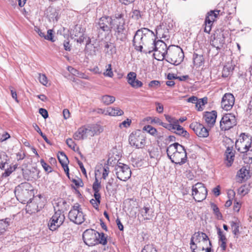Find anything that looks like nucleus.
Listing matches in <instances>:
<instances>
[{"label": "nucleus", "mask_w": 252, "mask_h": 252, "mask_svg": "<svg viewBox=\"0 0 252 252\" xmlns=\"http://www.w3.org/2000/svg\"><path fill=\"white\" fill-rule=\"evenodd\" d=\"M131 123V120L127 119L126 120L123 121L122 123L119 124L120 128L122 127H128Z\"/></svg>", "instance_id": "57"}, {"label": "nucleus", "mask_w": 252, "mask_h": 252, "mask_svg": "<svg viewBox=\"0 0 252 252\" xmlns=\"http://www.w3.org/2000/svg\"><path fill=\"white\" fill-rule=\"evenodd\" d=\"M156 41H155V36L154 37H149L147 41H145L144 49L142 51L145 54H150L153 51H156Z\"/></svg>", "instance_id": "22"}, {"label": "nucleus", "mask_w": 252, "mask_h": 252, "mask_svg": "<svg viewBox=\"0 0 252 252\" xmlns=\"http://www.w3.org/2000/svg\"><path fill=\"white\" fill-rule=\"evenodd\" d=\"M174 127L175 129H173V130L174 131V132L176 134L186 138L189 137V133L185 130L183 127L179 125V122L174 124Z\"/></svg>", "instance_id": "27"}, {"label": "nucleus", "mask_w": 252, "mask_h": 252, "mask_svg": "<svg viewBox=\"0 0 252 252\" xmlns=\"http://www.w3.org/2000/svg\"><path fill=\"white\" fill-rule=\"evenodd\" d=\"M125 21L122 13H116L112 16V26L115 31V35L118 39L124 41L126 39L125 32Z\"/></svg>", "instance_id": "3"}, {"label": "nucleus", "mask_w": 252, "mask_h": 252, "mask_svg": "<svg viewBox=\"0 0 252 252\" xmlns=\"http://www.w3.org/2000/svg\"><path fill=\"white\" fill-rule=\"evenodd\" d=\"M136 79V74L133 72H129L127 75L128 83L130 85Z\"/></svg>", "instance_id": "49"}, {"label": "nucleus", "mask_w": 252, "mask_h": 252, "mask_svg": "<svg viewBox=\"0 0 252 252\" xmlns=\"http://www.w3.org/2000/svg\"><path fill=\"white\" fill-rule=\"evenodd\" d=\"M46 16L50 22L57 21L59 19V12L58 10L52 6H49L46 10Z\"/></svg>", "instance_id": "24"}, {"label": "nucleus", "mask_w": 252, "mask_h": 252, "mask_svg": "<svg viewBox=\"0 0 252 252\" xmlns=\"http://www.w3.org/2000/svg\"><path fill=\"white\" fill-rule=\"evenodd\" d=\"M225 158L227 161L226 165L229 167L231 166L234 159L235 151L233 150L225 151Z\"/></svg>", "instance_id": "29"}, {"label": "nucleus", "mask_w": 252, "mask_h": 252, "mask_svg": "<svg viewBox=\"0 0 252 252\" xmlns=\"http://www.w3.org/2000/svg\"><path fill=\"white\" fill-rule=\"evenodd\" d=\"M219 10L211 11L208 12L207 16L206 17L205 23H207L209 24H213L219 15Z\"/></svg>", "instance_id": "26"}, {"label": "nucleus", "mask_w": 252, "mask_h": 252, "mask_svg": "<svg viewBox=\"0 0 252 252\" xmlns=\"http://www.w3.org/2000/svg\"><path fill=\"white\" fill-rule=\"evenodd\" d=\"M94 199H92L90 203L95 209H97L100 203L101 196L100 194L94 193Z\"/></svg>", "instance_id": "34"}, {"label": "nucleus", "mask_w": 252, "mask_h": 252, "mask_svg": "<svg viewBox=\"0 0 252 252\" xmlns=\"http://www.w3.org/2000/svg\"><path fill=\"white\" fill-rule=\"evenodd\" d=\"M106 69L105 72H104V75L109 77H112L113 76V73L112 71L111 64H108L106 66Z\"/></svg>", "instance_id": "50"}, {"label": "nucleus", "mask_w": 252, "mask_h": 252, "mask_svg": "<svg viewBox=\"0 0 252 252\" xmlns=\"http://www.w3.org/2000/svg\"><path fill=\"white\" fill-rule=\"evenodd\" d=\"M190 249L192 250V252H206L205 247L204 246H201L200 245L195 246V247L190 246Z\"/></svg>", "instance_id": "48"}, {"label": "nucleus", "mask_w": 252, "mask_h": 252, "mask_svg": "<svg viewBox=\"0 0 252 252\" xmlns=\"http://www.w3.org/2000/svg\"><path fill=\"white\" fill-rule=\"evenodd\" d=\"M211 207L212 209L213 210V212L215 214V215H216V217L218 219H220V220L221 219L222 217V215H221V213L220 212V210H219V208L218 207V206H217V205H216L214 203H211Z\"/></svg>", "instance_id": "41"}, {"label": "nucleus", "mask_w": 252, "mask_h": 252, "mask_svg": "<svg viewBox=\"0 0 252 252\" xmlns=\"http://www.w3.org/2000/svg\"><path fill=\"white\" fill-rule=\"evenodd\" d=\"M66 143L68 145V146L73 150H75V144L71 138H68L66 140Z\"/></svg>", "instance_id": "58"}, {"label": "nucleus", "mask_w": 252, "mask_h": 252, "mask_svg": "<svg viewBox=\"0 0 252 252\" xmlns=\"http://www.w3.org/2000/svg\"><path fill=\"white\" fill-rule=\"evenodd\" d=\"M154 32L147 28H142L137 30L133 39V45L135 49L142 52L143 45H145V41L149 37H154Z\"/></svg>", "instance_id": "2"}, {"label": "nucleus", "mask_w": 252, "mask_h": 252, "mask_svg": "<svg viewBox=\"0 0 252 252\" xmlns=\"http://www.w3.org/2000/svg\"><path fill=\"white\" fill-rule=\"evenodd\" d=\"M40 163L42 166V167H43V168L44 169V170L46 171H47V172H50L51 170V167L48 165L44 161L43 159H41L40 160Z\"/></svg>", "instance_id": "62"}, {"label": "nucleus", "mask_w": 252, "mask_h": 252, "mask_svg": "<svg viewBox=\"0 0 252 252\" xmlns=\"http://www.w3.org/2000/svg\"><path fill=\"white\" fill-rule=\"evenodd\" d=\"M217 117V112L216 111L211 112H206L203 115V119L208 125V126L213 127L216 121Z\"/></svg>", "instance_id": "21"}, {"label": "nucleus", "mask_w": 252, "mask_h": 252, "mask_svg": "<svg viewBox=\"0 0 252 252\" xmlns=\"http://www.w3.org/2000/svg\"><path fill=\"white\" fill-rule=\"evenodd\" d=\"M123 114V111L118 107H108L106 110V115L116 116H121Z\"/></svg>", "instance_id": "28"}, {"label": "nucleus", "mask_w": 252, "mask_h": 252, "mask_svg": "<svg viewBox=\"0 0 252 252\" xmlns=\"http://www.w3.org/2000/svg\"><path fill=\"white\" fill-rule=\"evenodd\" d=\"M99 233L93 229L86 230L83 234V239L84 243L89 246H94L98 244L97 236Z\"/></svg>", "instance_id": "12"}, {"label": "nucleus", "mask_w": 252, "mask_h": 252, "mask_svg": "<svg viewBox=\"0 0 252 252\" xmlns=\"http://www.w3.org/2000/svg\"><path fill=\"white\" fill-rule=\"evenodd\" d=\"M8 157L6 154L2 151H0V168L3 169L5 165L7 163Z\"/></svg>", "instance_id": "33"}, {"label": "nucleus", "mask_w": 252, "mask_h": 252, "mask_svg": "<svg viewBox=\"0 0 252 252\" xmlns=\"http://www.w3.org/2000/svg\"><path fill=\"white\" fill-rule=\"evenodd\" d=\"M237 177L240 181L248 179L250 177L249 171L245 167H242L238 171Z\"/></svg>", "instance_id": "30"}, {"label": "nucleus", "mask_w": 252, "mask_h": 252, "mask_svg": "<svg viewBox=\"0 0 252 252\" xmlns=\"http://www.w3.org/2000/svg\"><path fill=\"white\" fill-rule=\"evenodd\" d=\"M231 228L232 229V232L235 235H238L239 232V226L240 224L238 222L232 221L230 222Z\"/></svg>", "instance_id": "40"}, {"label": "nucleus", "mask_w": 252, "mask_h": 252, "mask_svg": "<svg viewBox=\"0 0 252 252\" xmlns=\"http://www.w3.org/2000/svg\"><path fill=\"white\" fill-rule=\"evenodd\" d=\"M38 80L41 84L44 86H47L48 83V80L45 74H38Z\"/></svg>", "instance_id": "45"}, {"label": "nucleus", "mask_w": 252, "mask_h": 252, "mask_svg": "<svg viewBox=\"0 0 252 252\" xmlns=\"http://www.w3.org/2000/svg\"><path fill=\"white\" fill-rule=\"evenodd\" d=\"M100 188V183L98 182V180L96 178L95 180L93 185V189L94 191V193L97 194H100L99 191Z\"/></svg>", "instance_id": "43"}, {"label": "nucleus", "mask_w": 252, "mask_h": 252, "mask_svg": "<svg viewBox=\"0 0 252 252\" xmlns=\"http://www.w3.org/2000/svg\"><path fill=\"white\" fill-rule=\"evenodd\" d=\"M201 243H205L206 244L209 243L210 246H211V241L209 240L207 235L203 232H196L191 237L190 240V246L195 247V246H198L200 245Z\"/></svg>", "instance_id": "14"}, {"label": "nucleus", "mask_w": 252, "mask_h": 252, "mask_svg": "<svg viewBox=\"0 0 252 252\" xmlns=\"http://www.w3.org/2000/svg\"><path fill=\"white\" fill-rule=\"evenodd\" d=\"M90 131L88 125L81 126L74 133L73 138L76 140H80L90 137Z\"/></svg>", "instance_id": "19"}, {"label": "nucleus", "mask_w": 252, "mask_h": 252, "mask_svg": "<svg viewBox=\"0 0 252 252\" xmlns=\"http://www.w3.org/2000/svg\"><path fill=\"white\" fill-rule=\"evenodd\" d=\"M68 218L71 221L78 224H80L85 221V215L79 204H75L72 206L68 213Z\"/></svg>", "instance_id": "8"}, {"label": "nucleus", "mask_w": 252, "mask_h": 252, "mask_svg": "<svg viewBox=\"0 0 252 252\" xmlns=\"http://www.w3.org/2000/svg\"><path fill=\"white\" fill-rule=\"evenodd\" d=\"M218 234L219 235V242L227 241L225 235L223 233V232L220 228L218 229Z\"/></svg>", "instance_id": "56"}, {"label": "nucleus", "mask_w": 252, "mask_h": 252, "mask_svg": "<svg viewBox=\"0 0 252 252\" xmlns=\"http://www.w3.org/2000/svg\"><path fill=\"white\" fill-rule=\"evenodd\" d=\"M130 85L134 88H138L142 86L143 83L141 81L136 79L134 82L131 83Z\"/></svg>", "instance_id": "55"}, {"label": "nucleus", "mask_w": 252, "mask_h": 252, "mask_svg": "<svg viewBox=\"0 0 252 252\" xmlns=\"http://www.w3.org/2000/svg\"><path fill=\"white\" fill-rule=\"evenodd\" d=\"M193 60L194 64L196 66H201L204 61V58L203 56L198 55L197 54H194L193 55Z\"/></svg>", "instance_id": "32"}, {"label": "nucleus", "mask_w": 252, "mask_h": 252, "mask_svg": "<svg viewBox=\"0 0 252 252\" xmlns=\"http://www.w3.org/2000/svg\"><path fill=\"white\" fill-rule=\"evenodd\" d=\"M143 130L148 132L153 136L158 137V131L157 129L150 125H147L143 127Z\"/></svg>", "instance_id": "39"}, {"label": "nucleus", "mask_w": 252, "mask_h": 252, "mask_svg": "<svg viewBox=\"0 0 252 252\" xmlns=\"http://www.w3.org/2000/svg\"><path fill=\"white\" fill-rule=\"evenodd\" d=\"M64 219V214H60V212L55 213L48 223L49 229L52 231L56 230L63 223Z\"/></svg>", "instance_id": "13"}, {"label": "nucleus", "mask_w": 252, "mask_h": 252, "mask_svg": "<svg viewBox=\"0 0 252 252\" xmlns=\"http://www.w3.org/2000/svg\"><path fill=\"white\" fill-rule=\"evenodd\" d=\"M112 26V16H103L100 18L97 24V29L103 32H108L113 29Z\"/></svg>", "instance_id": "16"}, {"label": "nucleus", "mask_w": 252, "mask_h": 252, "mask_svg": "<svg viewBox=\"0 0 252 252\" xmlns=\"http://www.w3.org/2000/svg\"><path fill=\"white\" fill-rule=\"evenodd\" d=\"M39 113L44 119H46L48 117L47 111L44 108H40L39 110Z\"/></svg>", "instance_id": "63"}, {"label": "nucleus", "mask_w": 252, "mask_h": 252, "mask_svg": "<svg viewBox=\"0 0 252 252\" xmlns=\"http://www.w3.org/2000/svg\"><path fill=\"white\" fill-rule=\"evenodd\" d=\"M98 240V244H100L103 245H106L107 243V238L103 233H99V236H97Z\"/></svg>", "instance_id": "42"}, {"label": "nucleus", "mask_w": 252, "mask_h": 252, "mask_svg": "<svg viewBox=\"0 0 252 252\" xmlns=\"http://www.w3.org/2000/svg\"><path fill=\"white\" fill-rule=\"evenodd\" d=\"M33 126L34 128V129L42 136L46 142L50 144V141L48 140L46 136L42 133L38 125L36 124H34L33 125Z\"/></svg>", "instance_id": "44"}, {"label": "nucleus", "mask_w": 252, "mask_h": 252, "mask_svg": "<svg viewBox=\"0 0 252 252\" xmlns=\"http://www.w3.org/2000/svg\"><path fill=\"white\" fill-rule=\"evenodd\" d=\"M235 98L234 95L230 93H226L224 94L221 102V108L226 111L232 109L234 104Z\"/></svg>", "instance_id": "17"}, {"label": "nucleus", "mask_w": 252, "mask_h": 252, "mask_svg": "<svg viewBox=\"0 0 252 252\" xmlns=\"http://www.w3.org/2000/svg\"><path fill=\"white\" fill-rule=\"evenodd\" d=\"M159 125L162 126L163 127L170 130H173V129H175L174 124H167L163 122H160Z\"/></svg>", "instance_id": "53"}, {"label": "nucleus", "mask_w": 252, "mask_h": 252, "mask_svg": "<svg viewBox=\"0 0 252 252\" xmlns=\"http://www.w3.org/2000/svg\"><path fill=\"white\" fill-rule=\"evenodd\" d=\"M90 137H93L94 135H97L101 133L103 131V126L98 124H92L88 125Z\"/></svg>", "instance_id": "25"}, {"label": "nucleus", "mask_w": 252, "mask_h": 252, "mask_svg": "<svg viewBox=\"0 0 252 252\" xmlns=\"http://www.w3.org/2000/svg\"><path fill=\"white\" fill-rule=\"evenodd\" d=\"M233 68L232 67L231 65H225L222 69V76L224 77H227L230 73V70H232Z\"/></svg>", "instance_id": "46"}, {"label": "nucleus", "mask_w": 252, "mask_h": 252, "mask_svg": "<svg viewBox=\"0 0 252 252\" xmlns=\"http://www.w3.org/2000/svg\"><path fill=\"white\" fill-rule=\"evenodd\" d=\"M237 119L234 114L228 113L224 115L220 123L221 130L226 131L233 128L237 125Z\"/></svg>", "instance_id": "9"}, {"label": "nucleus", "mask_w": 252, "mask_h": 252, "mask_svg": "<svg viewBox=\"0 0 252 252\" xmlns=\"http://www.w3.org/2000/svg\"><path fill=\"white\" fill-rule=\"evenodd\" d=\"M58 158L62 166L68 165L69 160L67 156L63 152H61L58 153Z\"/></svg>", "instance_id": "31"}, {"label": "nucleus", "mask_w": 252, "mask_h": 252, "mask_svg": "<svg viewBox=\"0 0 252 252\" xmlns=\"http://www.w3.org/2000/svg\"><path fill=\"white\" fill-rule=\"evenodd\" d=\"M117 177L120 180L126 181L131 176V172L126 164L119 163L115 167Z\"/></svg>", "instance_id": "11"}, {"label": "nucleus", "mask_w": 252, "mask_h": 252, "mask_svg": "<svg viewBox=\"0 0 252 252\" xmlns=\"http://www.w3.org/2000/svg\"><path fill=\"white\" fill-rule=\"evenodd\" d=\"M16 168L17 166L16 165L10 166L9 168H7L5 170V172L2 174V176L4 177H8L12 172H13L16 169Z\"/></svg>", "instance_id": "47"}, {"label": "nucleus", "mask_w": 252, "mask_h": 252, "mask_svg": "<svg viewBox=\"0 0 252 252\" xmlns=\"http://www.w3.org/2000/svg\"><path fill=\"white\" fill-rule=\"evenodd\" d=\"M139 212L142 217V221L151 220L154 216L153 211L150 207L144 206L140 209Z\"/></svg>", "instance_id": "23"}, {"label": "nucleus", "mask_w": 252, "mask_h": 252, "mask_svg": "<svg viewBox=\"0 0 252 252\" xmlns=\"http://www.w3.org/2000/svg\"><path fill=\"white\" fill-rule=\"evenodd\" d=\"M8 219H6L5 220H0V235L2 234L6 230L9 226Z\"/></svg>", "instance_id": "37"}, {"label": "nucleus", "mask_w": 252, "mask_h": 252, "mask_svg": "<svg viewBox=\"0 0 252 252\" xmlns=\"http://www.w3.org/2000/svg\"><path fill=\"white\" fill-rule=\"evenodd\" d=\"M156 52L154 55H157L159 56V58L163 59L166 56H167L168 52V47L167 48L166 44L162 40H158L156 41Z\"/></svg>", "instance_id": "18"}, {"label": "nucleus", "mask_w": 252, "mask_h": 252, "mask_svg": "<svg viewBox=\"0 0 252 252\" xmlns=\"http://www.w3.org/2000/svg\"><path fill=\"white\" fill-rule=\"evenodd\" d=\"M101 100L105 105H109L115 101V97L112 95H104L102 96Z\"/></svg>", "instance_id": "35"}, {"label": "nucleus", "mask_w": 252, "mask_h": 252, "mask_svg": "<svg viewBox=\"0 0 252 252\" xmlns=\"http://www.w3.org/2000/svg\"><path fill=\"white\" fill-rule=\"evenodd\" d=\"M166 61L174 65L181 63L184 58V53L182 48L178 46L171 45L168 47V52Z\"/></svg>", "instance_id": "4"}, {"label": "nucleus", "mask_w": 252, "mask_h": 252, "mask_svg": "<svg viewBox=\"0 0 252 252\" xmlns=\"http://www.w3.org/2000/svg\"><path fill=\"white\" fill-rule=\"evenodd\" d=\"M252 144V137L245 133H242L235 142V147L241 153H246L250 150Z\"/></svg>", "instance_id": "6"}, {"label": "nucleus", "mask_w": 252, "mask_h": 252, "mask_svg": "<svg viewBox=\"0 0 252 252\" xmlns=\"http://www.w3.org/2000/svg\"><path fill=\"white\" fill-rule=\"evenodd\" d=\"M207 194V189L202 183H197L192 186V195L196 201H203L206 198Z\"/></svg>", "instance_id": "10"}, {"label": "nucleus", "mask_w": 252, "mask_h": 252, "mask_svg": "<svg viewBox=\"0 0 252 252\" xmlns=\"http://www.w3.org/2000/svg\"><path fill=\"white\" fill-rule=\"evenodd\" d=\"M128 140L131 146L136 148H142L146 144V137L144 132L140 130H136L130 134Z\"/></svg>", "instance_id": "7"}, {"label": "nucleus", "mask_w": 252, "mask_h": 252, "mask_svg": "<svg viewBox=\"0 0 252 252\" xmlns=\"http://www.w3.org/2000/svg\"><path fill=\"white\" fill-rule=\"evenodd\" d=\"M32 189L28 183H23L15 188L14 193L16 198L21 202H25L32 195Z\"/></svg>", "instance_id": "5"}, {"label": "nucleus", "mask_w": 252, "mask_h": 252, "mask_svg": "<svg viewBox=\"0 0 252 252\" xmlns=\"http://www.w3.org/2000/svg\"><path fill=\"white\" fill-rule=\"evenodd\" d=\"M189 127L200 137L205 138L209 136V129L206 128L202 124L197 122H193Z\"/></svg>", "instance_id": "15"}, {"label": "nucleus", "mask_w": 252, "mask_h": 252, "mask_svg": "<svg viewBox=\"0 0 252 252\" xmlns=\"http://www.w3.org/2000/svg\"><path fill=\"white\" fill-rule=\"evenodd\" d=\"M223 145L226 149V151H228L233 149L234 142L230 138H226L223 140Z\"/></svg>", "instance_id": "38"}, {"label": "nucleus", "mask_w": 252, "mask_h": 252, "mask_svg": "<svg viewBox=\"0 0 252 252\" xmlns=\"http://www.w3.org/2000/svg\"><path fill=\"white\" fill-rule=\"evenodd\" d=\"M207 103V97H203L202 98H200L199 99H197L196 103H195V107L197 110L198 111H202L203 108L202 106H203L205 104Z\"/></svg>", "instance_id": "36"}, {"label": "nucleus", "mask_w": 252, "mask_h": 252, "mask_svg": "<svg viewBox=\"0 0 252 252\" xmlns=\"http://www.w3.org/2000/svg\"><path fill=\"white\" fill-rule=\"evenodd\" d=\"M201 246H204L205 247V250H206V252H213L212 251L211 247L212 245L210 246L209 243H207L206 244L205 243H200Z\"/></svg>", "instance_id": "64"}, {"label": "nucleus", "mask_w": 252, "mask_h": 252, "mask_svg": "<svg viewBox=\"0 0 252 252\" xmlns=\"http://www.w3.org/2000/svg\"><path fill=\"white\" fill-rule=\"evenodd\" d=\"M109 168L108 166H104L103 169V172H102V178L103 179H106L107 177L108 176L109 173Z\"/></svg>", "instance_id": "61"}, {"label": "nucleus", "mask_w": 252, "mask_h": 252, "mask_svg": "<svg viewBox=\"0 0 252 252\" xmlns=\"http://www.w3.org/2000/svg\"><path fill=\"white\" fill-rule=\"evenodd\" d=\"M53 31L52 30H49L47 31V34H44V38L48 40H50L52 42H54L55 40L53 39Z\"/></svg>", "instance_id": "52"}, {"label": "nucleus", "mask_w": 252, "mask_h": 252, "mask_svg": "<svg viewBox=\"0 0 252 252\" xmlns=\"http://www.w3.org/2000/svg\"><path fill=\"white\" fill-rule=\"evenodd\" d=\"M131 17L136 20L139 19L141 17L140 11L138 10H134L132 11Z\"/></svg>", "instance_id": "59"}, {"label": "nucleus", "mask_w": 252, "mask_h": 252, "mask_svg": "<svg viewBox=\"0 0 252 252\" xmlns=\"http://www.w3.org/2000/svg\"><path fill=\"white\" fill-rule=\"evenodd\" d=\"M69 206V204L65 200L60 198L55 201L54 208L55 213L60 212V214H63L64 211L67 210Z\"/></svg>", "instance_id": "20"}, {"label": "nucleus", "mask_w": 252, "mask_h": 252, "mask_svg": "<svg viewBox=\"0 0 252 252\" xmlns=\"http://www.w3.org/2000/svg\"><path fill=\"white\" fill-rule=\"evenodd\" d=\"M160 85V82L159 81L153 80L149 83V86L151 88H156L159 86Z\"/></svg>", "instance_id": "60"}, {"label": "nucleus", "mask_w": 252, "mask_h": 252, "mask_svg": "<svg viewBox=\"0 0 252 252\" xmlns=\"http://www.w3.org/2000/svg\"><path fill=\"white\" fill-rule=\"evenodd\" d=\"M141 252H158L156 249L151 245H146L142 249Z\"/></svg>", "instance_id": "51"}, {"label": "nucleus", "mask_w": 252, "mask_h": 252, "mask_svg": "<svg viewBox=\"0 0 252 252\" xmlns=\"http://www.w3.org/2000/svg\"><path fill=\"white\" fill-rule=\"evenodd\" d=\"M238 192L241 195H244L248 193V190L246 186H242L238 189Z\"/></svg>", "instance_id": "54"}, {"label": "nucleus", "mask_w": 252, "mask_h": 252, "mask_svg": "<svg viewBox=\"0 0 252 252\" xmlns=\"http://www.w3.org/2000/svg\"><path fill=\"white\" fill-rule=\"evenodd\" d=\"M166 152L172 162L182 165L186 162V150L183 146L178 143H174L169 145L167 148Z\"/></svg>", "instance_id": "1"}]
</instances>
